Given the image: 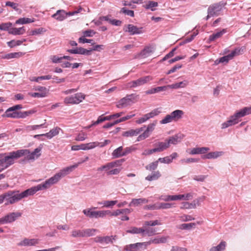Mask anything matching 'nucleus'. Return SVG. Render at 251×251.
<instances>
[{
	"mask_svg": "<svg viewBox=\"0 0 251 251\" xmlns=\"http://www.w3.org/2000/svg\"><path fill=\"white\" fill-rule=\"evenodd\" d=\"M120 13H123L126 15L130 16L131 17L134 16V11L133 10H128L126 8L123 7L121 9Z\"/></svg>",
	"mask_w": 251,
	"mask_h": 251,
	"instance_id": "obj_57",
	"label": "nucleus"
},
{
	"mask_svg": "<svg viewBox=\"0 0 251 251\" xmlns=\"http://www.w3.org/2000/svg\"><path fill=\"white\" fill-rule=\"evenodd\" d=\"M154 151L155 152H160L167 150L169 148L168 144L165 141V142H158L154 144Z\"/></svg>",
	"mask_w": 251,
	"mask_h": 251,
	"instance_id": "obj_21",
	"label": "nucleus"
},
{
	"mask_svg": "<svg viewBox=\"0 0 251 251\" xmlns=\"http://www.w3.org/2000/svg\"><path fill=\"white\" fill-rule=\"evenodd\" d=\"M144 224L146 226H154L156 225H160L161 224L159 222L158 220H155L153 221H146Z\"/></svg>",
	"mask_w": 251,
	"mask_h": 251,
	"instance_id": "obj_62",
	"label": "nucleus"
},
{
	"mask_svg": "<svg viewBox=\"0 0 251 251\" xmlns=\"http://www.w3.org/2000/svg\"><path fill=\"white\" fill-rule=\"evenodd\" d=\"M173 121H174V120L170 113V114L167 115L162 120H161L160 121V123L161 124H166Z\"/></svg>",
	"mask_w": 251,
	"mask_h": 251,
	"instance_id": "obj_48",
	"label": "nucleus"
},
{
	"mask_svg": "<svg viewBox=\"0 0 251 251\" xmlns=\"http://www.w3.org/2000/svg\"><path fill=\"white\" fill-rule=\"evenodd\" d=\"M2 117L8 118L16 117V105L7 109L5 113L2 115Z\"/></svg>",
	"mask_w": 251,
	"mask_h": 251,
	"instance_id": "obj_27",
	"label": "nucleus"
},
{
	"mask_svg": "<svg viewBox=\"0 0 251 251\" xmlns=\"http://www.w3.org/2000/svg\"><path fill=\"white\" fill-rule=\"evenodd\" d=\"M173 203H164V202H157L158 209H166L170 208L172 207Z\"/></svg>",
	"mask_w": 251,
	"mask_h": 251,
	"instance_id": "obj_46",
	"label": "nucleus"
},
{
	"mask_svg": "<svg viewBox=\"0 0 251 251\" xmlns=\"http://www.w3.org/2000/svg\"><path fill=\"white\" fill-rule=\"evenodd\" d=\"M123 148L122 146L115 149L112 153L113 158H119L123 156Z\"/></svg>",
	"mask_w": 251,
	"mask_h": 251,
	"instance_id": "obj_41",
	"label": "nucleus"
},
{
	"mask_svg": "<svg viewBox=\"0 0 251 251\" xmlns=\"http://www.w3.org/2000/svg\"><path fill=\"white\" fill-rule=\"evenodd\" d=\"M174 122H177L182 118L184 112L181 110H176L171 113Z\"/></svg>",
	"mask_w": 251,
	"mask_h": 251,
	"instance_id": "obj_32",
	"label": "nucleus"
},
{
	"mask_svg": "<svg viewBox=\"0 0 251 251\" xmlns=\"http://www.w3.org/2000/svg\"><path fill=\"white\" fill-rule=\"evenodd\" d=\"M126 32H128L130 35L140 34L144 32L143 27H138L132 24H128L124 28Z\"/></svg>",
	"mask_w": 251,
	"mask_h": 251,
	"instance_id": "obj_11",
	"label": "nucleus"
},
{
	"mask_svg": "<svg viewBox=\"0 0 251 251\" xmlns=\"http://www.w3.org/2000/svg\"><path fill=\"white\" fill-rule=\"evenodd\" d=\"M156 122L155 121L152 123H151L148 125L146 129L144 131V132L140 134L137 138L138 141H140L142 140H144L150 135V133L153 131L154 129V127L156 125Z\"/></svg>",
	"mask_w": 251,
	"mask_h": 251,
	"instance_id": "obj_12",
	"label": "nucleus"
},
{
	"mask_svg": "<svg viewBox=\"0 0 251 251\" xmlns=\"http://www.w3.org/2000/svg\"><path fill=\"white\" fill-rule=\"evenodd\" d=\"M85 98V95L81 93H78L74 96L67 97L64 100V102L66 104H78L82 102Z\"/></svg>",
	"mask_w": 251,
	"mask_h": 251,
	"instance_id": "obj_5",
	"label": "nucleus"
},
{
	"mask_svg": "<svg viewBox=\"0 0 251 251\" xmlns=\"http://www.w3.org/2000/svg\"><path fill=\"white\" fill-rule=\"evenodd\" d=\"M239 118L251 114V107H246L236 113Z\"/></svg>",
	"mask_w": 251,
	"mask_h": 251,
	"instance_id": "obj_34",
	"label": "nucleus"
},
{
	"mask_svg": "<svg viewBox=\"0 0 251 251\" xmlns=\"http://www.w3.org/2000/svg\"><path fill=\"white\" fill-rule=\"evenodd\" d=\"M52 17L57 21H62L67 18V14L64 10H59L52 15Z\"/></svg>",
	"mask_w": 251,
	"mask_h": 251,
	"instance_id": "obj_26",
	"label": "nucleus"
},
{
	"mask_svg": "<svg viewBox=\"0 0 251 251\" xmlns=\"http://www.w3.org/2000/svg\"><path fill=\"white\" fill-rule=\"evenodd\" d=\"M36 90L39 91V93H34L32 94V97L38 98H43L47 96L48 93V90L45 87L38 86L36 88Z\"/></svg>",
	"mask_w": 251,
	"mask_h": 251,
	"instance_id": "obj_22",
	"label": "nucleus"
},
{
	"mask_svg": "<svg viewBox=\"0 0 251 251\" xmlns=\"http://www.w3.org/2000/svg\"><path fill=\"white\" fill-rule=\"evenodd\" d=\"M96 207H93L84 209L83 214L89 218H103L106 216V210L94 211Z\"/></svg>",
	"mask_w": 251,
	"mask_h": 251,
	"instance_id": "obj_4",
	"label": "nucleus"
},
{
	"mask_svg": "<svg viewBox=\"0 0 251 251\" xmlns=\"http://www.w3.org/2000/svg\"><path fill=\"white\" fill-rule=\"evenodd\" d=\"M16 219V214L11 213L5 216L0 218V224H5L14 222Z\"/></svg>",
	"mask_w": 251,
	"mask_h": 251,
	"instance_id": "obj_24",
	"label": "nucleus"
},
{
	"mask_svg": "<svg viewBox=\"0 0 251 251\" xmlns=\"http://www.w3.org/2000/svg\"><path fill=\"white\" fill-rule=\"evenodd\" d=\"M166 90V86H159L155 88H151V89L148 90L145 92L146 94L147 95L155 94L156 93H158L160 91H163Z\"/></svg>",
	"mask_w": 251,
	"mask_h": 251,
	"instance_id": "obj_35",
	"label": "nucleus"
},
{
	"mask_svg": "<svg viewBox=\"0 0 251 251\" xmlns=\"http://www.w3.org/2000/svg\"><path fill=\"white\" fill-rule=\"evenodd\" d=\"M195 226L196 224L194 223L182 224L179 226L178 228L183 230H190L192 228L194 227Z\"/></svg>",
	"mask_w": 251,
	"mask_h": 251,
	"instance_id": "obj_43",
	"label": "nucleus"
},
{
	"mask_svg": "<svg viewBox=\"0 0 251 251\" xmlns=\"http://www.w3.org/2000/svg\"><path fill=\"white\" fill-rule=\"evenodd\" d=\"M183 136H184L181 134H176L173 136L170 137L165 141L168 144V147H169L170 144L176 145L177 143L180 142L183 138Z\"/></svg>",
	"mask_w": 251,
	"mask_h": 251,
	"instance_id": "obj_18",
	"label": "nucleus"
},
{
	"mask_svg": "<svg viewBox=\"0 0 251 251\" xmlns=\"http://www.w3.org/2000/svg\"><path fill=\"white\" fill-rule=\"evenodd\" d=\"M78 42L80 43H91L92 45L94 44L93 40L92 39H88L84 38V36L80 37L78 39Z\"/></svg>",
	"mask_w": 251,
	"mask_h": 251,
	"instance_id": "obj_63",
	"label": "nucleus"
},
{
	"mask_svg": "<svg viewBox=\"0 0 251 251\" xmlns=\"http://www.w3.org/2000/svg\"><path fill=\"white\" fill-rule=\"evenodd\" d=\"M135 97L136 96L134 94L127 95L117 102L116 106L119 108H124L130 106L134 103Z\"/></svg>",
	"mask_w": 251,
	"mask_h": 251,
	"instance_id": "obj_6",
	"label": "nucleus"
},
{
	"mask_svg": "<svg viewBox=\"0 0 251 251\" xmlns=\"http://www.w3.org/2000/svg\"><path fill=\"white\" fill-rule=\"evenodd\" d=\"M62 174H56L53 176L46 180L43 183L32 187L24 191L26 197L33 196L37 191L46 190L50 188L52 185L56 184L59 180Z\"/></svg>",
	"mask_w": 251,
	"mask_h": 251,
	"instance_id": "obj_1",
	"label": "nucleus"
},
{
	"mask_svg": "<svg viewBox=\"0 0 251 251\" xmlns=\"http://www.w3.org/2000/svg\"><path fill=\"white\" fill-rule=\"evenodd\" d=\"M199 159H196V158H184L180 160V162L182 164H189L190 163L193 162H198Z\"/></svg>",
	"mask_w": 251,
	"mask_h": 251,
	"instance_id": "obj_51",
	"label": "nucleus"
},
{
	"mask_svg": "<svg viewBox=\"0 0 251 251\" xmlns=\"http://www.w3.org/2000/svg\"><path fill=\"white\" fill-rule=\"evenodd\" d=\"M158 161L162 163H167V164H170L172 162V160L170 158L169 156H166L165 157L162 158H159L158 159Z\"/></svg>",
	"mask_w": 251,
	"mask_h": 251,
	"instance_id": "obj_61",
	"label": "nucleus"
},
{
	"mask_svg": "<svg viewBox=\"0 0 251 251\" xmlns=\"http://www.w3.org/2000/svg\"><path fill=\"white\" fill-rule=\"evenodd\" d=\"M147 248L145 242L137 243L130 244L126 246V251H139L140 249H146Z\"/></svg>",
	"mask_w": 251,
	"mask_h": 251,
	"instance_id": "obj_15",
	"label": "nucleus"
},
{
	"mask_svg": "<svg viewBox=\"0 0 251 251\" xmlns=\"http://www.w3.org/2000/svg\"><path fill=\"white\" fill-rule=\"evenodd\" d=\"M122 211L121 209H117L114 211H111L110 210H106V216L108 215L110 216H117L120 214H121Z\"/></svg>",
	"mask_w": 251,
	"mask_h": 251,
	"instance_id": "obj_53",
	"label": "nucleus"
},
{
	"mask_svg": "<svg viewBox=\"0 0 251 251\" xmlns=\"http://www.w3.org/2000/svg\"><path fill=\"white\" fill-rule=\"evenodd\" d=\"M238 119V116H236V113H235L233 115L231 116L228 120L222 124L221 128L222 129H225L230 126H232L237 124L239 122Z\"/></svg>",
	"mask_w": 251,
	"mask_h": 251,
	"instance_id": "obj_14",
	"label": "nucleus"
},
{
	"mask_svg": "<svg viewBox=\"0 0 251 251\" xmlns=\"http://www.w3.org/2000/svg\"><path fill=\"white\" fill-rule=\"evenodd\" d=\"M161 113L159 108H156L152 110L150 113H147L143 116V117L139 118L136 121V123L138 124H141L147 121L151 118H153L154 116L158 115Z\"/></svg>",
	"mask_w": 251,
	"mask_h": 251,
	"instance_id": "obj_8",
	"label": "nucleus"
},
{
	"mask_svg": "<svg viewBox=\"0 0 251 251\" xmlns=\"http://www.w3.org/2000/svg\"><path fill=\"white\" fill-rule=\"evenodd\" d=\"M83 237H90L94 235L95 232L97 231L96 229L86 228L82 229Z\"/></svg>",
	"mask_w": 251,
	"mask_h": 251,
	"instance_id": "obj_38",
	"label": "nucleus"
},
{
	"mask_svg": "<svg viewBox=\"0 0 251 251\" xmlns=\"http://www.w3.org/2000/svg\"><path fill=\"white\" fill-rule=\"evenodd\" d=\"M226 2L223 1H220L210 5L207 9L208 15L206 17L207 20L210 17L214 16H218L220 15V12L222 11L223 8L226 6Z\"/></svg>",
	"mask_w": 251,
	"mask_h": 251,
	"instance_id": "obj_3",
	"label": "nucleus"
},
{
	"mask_svg": "<svg viewBox=\"0 0 251 251\" xmlns=\"http://www.w3.org/2000/svg\"><path fill=\"white\" fill-rule=\"evenodd\" d=\"M39 240L38 239H28L25 238L18 245L20 246H33L39 244Z\"/></svg>",
	"mask_w": 251,
	"mask_h": 251,
	"instance_id": "obj_16",
	"label": "nucleus"
},
{
	"mask_svg": "<svg viewBox=\"0 0 251 251\" xmlns=\"http://www.w3.org/2000/svg\"><path fill=\"white\" fill-rule=\"evenodd\" d=\"M117 236H106L102 237V244L103 245H106L108 244H112L113 241L116 240Z\"/></svg>",
	"mask_w": 251,
	"mask_h": 251,
	"instance_id": "obj_37",
	"label": "nucleus"
},
{
	"mask_svg": "<svg viewBox=\"0 0 251 251\" xmlns=\"http://www.w3.org/2000/svg\"><path fill=\"white\" fill-rule=\"evenodd\" d=\"M87 138V134L84 132H81L77 135L75 138V140L77 141H83Z\"/></svg>",
	"mask_w": 251,
	"mask_h": 251,
	"instance_id": "obj_54",
	"label": "nucleus"
},
{
	"mask_svg": "<svg viewBox=\"0 0 251 251\" xmlns=\"http://www.w3.org/2000/svg\"><path fill=\"white\" fill-rule=\"evenodd\" d=\"M147 202H148V200L145 198L133 199L130 202L129 206H138L141 204Z\"/></svg>",
	"mask_w": 251,
	"mask_h": 251,
	"instance_id": "obj_30",
	"label": "nucleus"
},
{
	"mask_svg": "<svg viewBox=\"0 0 251 251\" xmlns=\"http://www.w3.org/2000/svg\"><path fill=\"white\" fill-rule=\"evenodd\" d=\"M158 162L159 161L157 160L156 161L150 163L149 165L146 166V169L147 170L149 171H152L155 170L158 166Z\"/></svg>",
	"mask_w": 251,
	"mask_h": 251,
	"instance_id": "obj_52",
	"label": "nucleus"
},
{
	"mask_svg": "<svg viewBox=\"0 0 251 251\" xmlns=\"http://www.w3.org/2000/svg\"><path fill=\"white\" fill-rule=\"evenodd\" d=\"M146 127V126H144L143 127H141L140 128H136L135 129H130L128 131H126L123 133V136L125 137H133L134 136H137L141 132L144 130V128Z\"/></svg>",
	"mask_w": 251,
	"mask_h": 251,
	"instance_id": "obj_20",
	"label": "nucleus"
},
{
	"mask_svg": "<svg viewBox=\"0 0 251 251\" xmlns=\"http://www.w3.org/2000/svg\"><path fill=\"white\" fill-rule=\"evenodd\" d=\"M67 51L72 54H79L83 55H90L91 50H88L82 47L76 48L74 49L68 50Z\"/></svg>",
	"mask_w": 251,
	"mask_h": 251,
	"instance_id": "obj_19",
	"label": "nucleus"
},
{
	"mask_svg": "<svg viewBox=\"0 0 251 251\" xmlns=\"http://www.w3.org/2000/svg\"><path fill=\"white\" fill-rule=\"evenodd\" d=\"M124 161V159H121L119 160H117L113 162H111L107 163L106 164L100 167H99L97 169V171L99 172H101L103 170L108 171L111 169L117 167L120 165V163H122Z\"/></svg>",
	"mask_w": 251,
	"mask_h": 251,
	"instance_id": "obj_13",
	"label": "nucleus"
},
{
	"mask_svg": "<svg viewBox=\"0 0 251 251\" xmlns=\"http://www.w3.org/2000/svg\"><path fill=\"white\" fill-rule=\"evenodd\" d=\"M35 112L36 111L33 109L27 111H17V118H25Z\"/></svg>",
	"mask_w": 251,
	"mask_h": 251,
	"instance_id": "obj_29",
	"label": "nucleus"
},
{
	"mask_svg": "<svg viewBox=\"0 0 251 251\" xmlns=\"http://www.w3.org/2000/svg\"><path fill=\"white\" fill-rule=\"evenodd\" d=\"M99 145L100 143L99 142H91L87 144L72 146L71 149L72 151H78L79 150H88L94 149Z\"/></svg>",
	"mask_w": 251,
	"mask_h": 251,
	"instance_id": "obj_9",
	"label": "nucleus"
},
{
	"mask_svg": "<svg viewBox=\"0 0 251 251\" xmlns=\"http://www.w3.org/2000/svg\"><path fill=\"white\" fill-rule=\"evenodd\" d=\"M108 120H109V118H108L107 116L102 117V116H100L99 117L98 120L95 122H94L92 125H97L105 121Z\"/></svg>",
	"mask_w": 251,
	"mask_h": 251,
	"instance_id": "obj_59",
	"label": "nucleus"
},
{
	"mask_svg": "<svg viewBox=\"0 0 251 251\" xmlns=\"http://www.w3.org/2000/svg\"><path fill=\"white\" fill-rule=\"evenodd\" d=\"M158 6V3L157 2L152 1V0H149L147 1V3L144 5L143 6L146 9H150L152 11H154L156 10L155 7Z\"/></svg>",
	"mask_w": 251,
	"mask_h": 251,
	"instance_id": "obj_33",
	"label": "nucleus"
},
{
	"mask_svg": "<svg viewBox=\"0 0 251 251\" xmlns=\"http://www.w3.org/2000/svg\"><path fill=\"white\" fill-rule=\"evenodd\" d=\"M71 236L74 238L83 237V230L80 229H74L71 232Z\"/></svg>",
	"mask_w": 251,
	"mask_h": 251,
	"instance_id": "obj_47",
	"label": "nucleus"
},
{
	"mask_svg": "<svg viewBox=\"0 0 251 251\" xmlns=\"http://www.w3.org/2000/svg\"><path fill=\"white\" fill-rule=\"evenodd\" d=\"M143 228H138L136 227H132L130 229L127 230V232L132 234L142 233Z\"/></svg>",
	"mask_w": 251,
	"mask_h": 251,
	"instance_id": "obj_50",
	"label": "nucleus"
},
{
	"mask_svg": "<svg viewBox=\"0 0 251 251\" xmlns=\"http://www.w3.org/2000/svg\"><path fill=\"white\" fill-rule=\"evenodd\" d=\"M196 208V203L195 201L192 203H189L188 202H184L182 203V206H181V209H190Z\"/></svg>",
	"mask_w": 251,
	"mask_h": 251,
	"instance_id": "obj_45",
	"label": "nucleus"
},
{
	"mask_svg": "<svg viewBox=\"0 0 251 251\" xmlns=\"http://www.w3.org/2000/svg\"><path fill=\"white\" fill-rule=\"evenodd\" d=\"M34 22L33 18H22L17 20V24H26Z\"/></svg>",
	"mask_w": 251,
	"mask_h": 251,
	"instance_id": "obj_42",
	"label": "nucleus"
},
{
	"mask_svg": "<svg viewBox=\"0 0 251 251\" xmlns=\"http://www.w3.org/2000/svg\"><path fill=\"white\" fill-rule=\"evenodd\" d=\"M16 152L13 151L8 154L0 153V173L14 163Z\"/></svg>",
	"mask_w": 251,
	"mask_h": 251,
	"instance_id": "obj_2",
	"label": "nucleus"
},
{
	"mask_svg": "<svg viewBox=\"0 0 251 251\" xmlns=\"http://www.w3.org/2000/svg\"><path fill=\"white\" fill-rule=\"evenodd\" d=\"M224 154L223 151H214L208 153L206 154L203 155L201 158L203 159H215L220 156H222Z\"/></svg>",
	"mask_w": 251,
	"mask_h": 251,
	"instance_id": "obj_25",
	"label": "nucleus"
},
{
	"mask_svg": "<svg viewBox=\"0 0 251 251\" xmlns=\"http://www.w3.org/2000/svg\"><path fill=\"white\" fill-rule=\"evenodd\" d=\"M117 202V201H104L98 203L102 205V207L112 208Z\"/></svg>",
	"mask_w": 251,
	"mask_h": 251,
	"instance_id": "obj_40",
	"label": "nucleus"
},
{
	"mask_svg": "<svg viewBox=\"0 0 251 251\" xmlns=\"http://www.w3.org/2000/svg\"><path fill=\"white\" fill-rule=\"evenodd\" d=\"M89 160V157L86 156L85 159L83 160H82L80 162H78L76 164H75L73 165L70 166L69 167H66L62 170H61L59 172H58L57 174H61L62 175L60 177V179L63 177H64L65 176L67 175L68 174H70L71 172L73 171V170L75 168H76L78 165L81 163H83L85 162V161Z\"/></svg>",
	"mask_w": 251,
	"mask_h": 251,
	"instance_id": "obj_10",
	"label": "nucleus"
},
{
	"mask_svg": "<svg viewBox=\"0 0 251 251\" xmlns=\"http://www.w3.org/2000/svg\"><path fill=\"white\" fill-rule=\"evenodd\" d=\"M12 26V24L10 23H3L0 25V30H8Z\"/></svg>",
	"mask_w": 251,
	"mask_h": 251,
	"instance_id": "obj_60",
	"label": "nucleus"
},
{
	"mask_svg": "<svg viewBox=\"0 0 251 251\" xmlns=\"http://www.w3.org/2000/svg\"><path fill=\"white\" fill-rule=\"evenodd\" d=\"M209 148L207 147H201V148H193L190 154H204L207 151H209Z\"/></svg>",
	"mask_w": 251,
	"mask_h": 251,
	"instance_id": "obj_28",
	"label": "nucleus"
},
{
	"mask_svg": "<svg viewBox=\"0 0 251 251\" xmlns=\"http://www.w3.org/2000/svg\"><path fill=\"white\" fill-rule=\"evenodd\" d=\"M152 80L151 76L148 75L140 77L139 79L131 81L127 83V87L129 88H134L144 85Z\"/></svg>",
	"mask_w": 251,
	"mask_h": 251,
	"instance_id": "obj_7",
	"label": "nucleus"
},
{
	"mask_svg": "<svg viewBox=\"0 0 251 251\" xmlns=\"http://www.w3.org/2000/svg\"><path fill=\"white\" fill-rule=\"evenodd\" d=\"M61 129L59 127H56L52 129H51L49 132L46 133L45 134H38L34 135V137L35 138H39L40 136H46L49 139H51L53 137L58 135L59 134V131Z\"/></svg>",
	"mask_w": 251,
	"mask_h": 251,
	"instance_id": "obj_17",
	"label": "nucleus"
},
{
	"mask_svg": "<svg viewBox=\"0 0 251 251\" xmlns=\"http://www.w3.org/2000/svg\"><path fill=\"white\" fill-rule=\"evenodd\" d=\"M45 29L43 27H40L39 28H36L34 30H32L30 31V35H35L42 34L43 32H45Z\"/></svg>",
	"mask_w": 251,
	"mask_h": 251,
	"instance_id": "obj_55",
	"label": "nucleus"
},
{
	"mask_svg": "<svg viewBox=\"0 0 251 251\" xmlns=\"http://www.w3.org/2000/svg\"><path fill=\"white\" fill-rule=\"evenodd\" d=\"M226 32V30L225 29H223L222 30L220 31L217 32L216 33H214L212 35L209 36V40L210 42L213 41L215 40L218 39L221 37Z\"/></svg>",
	"mask_w": 251,
	"mask_h": 251,
	"instance_id": "obj_36",
	"label": "nucleus"
},
{
	"mask_svg": "<svg viewBox=\"0 0 251 251\" xmlns=\"http://www.w3.org/2000/svg\"><path fill=\"white\" fill-rule=\"evenodd\" d=\"M161 175L159 171L153 172L151 175H149L146 177V179L149 181H152L158 179Z\"/></svg>",
	"mask_w": 251,
	"mask_h": 251,
	"instance_id": "obj_44",
	"label": "nucleus"
},
{
	"mask_svg": "<svg viewBox=\"0 0 251 251\" xmlns=\"http://www.w3.org/2000/svg\"><path fill=\"white\" fill-rule=\"evenodd\" d=\"M159 199L165 201H175V195H161Z\"/></svg>",
	"mask_w": 251,
	"mask_h": 251,
	"instance_id": "obj_49",
	"label": "nucleus"
},
{
	"mask_svg": "<svg viewBox=\"0 0 251 251\" xmlns=\"http://www.w3.org/2000/svg\"><path fill=\"white\" fill-rule=\"evenodd\" d=\"M179 219L182 222H188L194 220L195 219L192 216L189 215H183L179 216Z\"/></svg>",
	"mask_w": 251,
	"mask_h": 251,
	"instance_id": "obj_56",
	"label": "nucleus"
},
{
	"mask_svg": "<svg viewBox=\"0 0 251 251\" xmlns=\"http://www.w3.org/2000/svg\"><path fill=\"white\" fill-rule=\"evenodd\" d=\"M241 49L236 48L234 50L232 51L228 55L231 59H232L233 57L236 55H238L240 54Z\"/></svg>",
	"mask_w": 251,
	"mask_h": 251,
	"instance_id": "obj_64",
	"label": "nucleus"
},
{
	"mask_svg": "<svg viewBox=\"0 0 251 251\" xmlns=\"http://www.w3.org/2000/svg\"><path fill=\"white\" fill-rule=\"evenodd\" d=\"M156 229L154 227H148L145 228H143V231L142 232V235L143 236H151L156 234Z\"/></svg>",
	"mask_w": 251,
	"mask_h": 251,
	"instance_id": "obj_31",
	"label": "nucleus"
},
{
	"mask_svg": "<svg viewBox=\"0 0 251 251\" xmlns=\"http://www.w3.org/2000/svg\"><path fill=\"white\" fill-rule=\"evenodd\" d=\"M4 200L5 201V204L8 205L9 204H12L16 201V194L14 192H9L4 194Z\"/></svg>",
	"mask_w": 251,
	"mask_h": 251,
	"instance_id": "obj_23",
	"label": "nucleus"
},
{
	"mask_svg": "<svg viewBox=\"0 0 251 251\" xmlns=\"http://www.w3.org/2000/svg\"><path fill=\"white\" fill-rule=\"evenodd\" d=\"M226 246V242L222 241L218 246L213 247L210 249V251H223Z\"/></svg>",
	"mask_w": 251,
	"mask_h": 251,
	"instance_id": "obj_39",
	"label": "nucleus"
},
{
	"mask_svg": "<svg viewBox=\"0 0 251 251\" xmlns=\"http://www.w3.org/2000/svg\"><path fill=\"white\" fill-rule=\"evenodd\" d=\"M152 51L150 48L145 49L142 52L141 56L143 58L147 57L150 55Z\"/></svg>",
	"mask_w": 251,
	"mask_h": 251,
	"instance_id": "obj_58",
	"label": "nucleus"
}]
</instances>
